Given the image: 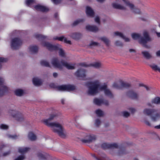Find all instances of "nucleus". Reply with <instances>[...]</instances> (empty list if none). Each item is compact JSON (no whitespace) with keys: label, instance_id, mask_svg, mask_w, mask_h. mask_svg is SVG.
I'll list each match as a JSON object with an SVG mask.
<instances>
[{"label":"nucleus","instance_id":"f257e3e1","mask_svg":"<svg viewBox=\"0 0 160 160\" xmlns=\"http://www.w3.org/2000/svg\"><path fill=\"white\" fill-rule=\"evenodd\" d=\"M88 88L87 93L89 95H94L101 91H104L105 95L111 98L113 95L110 90L107 88L106 84L101 85L98 80H96L89 82L88 85Z\"/></svg>","mask_w":160,"mask_h":160},{"label":"nucleus","instance_id":"f03ea898","mask_svg":"<svg viewBox=\"0 0 160 160\" xmlns=\"http://www.w3.org/2000/svg\"><path fill=\"white\" fill-rule=\"evenodd\" d=\"M55 116L53 115L51 116L48 119L44 120L43 121V123L48 126L51 128L52 130L59 136L64 138L66 136V132L62 126L58 122H50Z\"/></svg>","mask_w":160,"mask_h":160},{"label":"nucleus","instance_id":"7ed1b4c3","mask_svg":"<svg viewBox=\"0 0 160 160\" xmlns=\"http://www.w3.org/2000/svg\"><path fill=\"white\" fill-rule=\"evenodd\" d=\"M51 62L54 67L59 69H62L63 66H65L68 69H73L75 68V64L68 63L62 61L60 62L57 58L52 59Z\"/></svg>","mask_w":160,"mask_h":160},{"label":"nucleus","instance_id":"20e7f679","mask_svg":"<svg viewBox=\"0 0 160 160\" xmlns=\"http://www.w3.org/2000/svg\"><path fill=\"white\" fill-rule=\"evenodd\" d=\"M144 38L141 37V35L138 33H133L131 34L132 38L134 40L139 39V42L142 44H144L147 42L152 41L151 39L149 37L147 32L145 31L143 32Z\"/></svg>","mask_w":160,"mask_h":160},{"label":"nucleus","instance_id":"39448f33","mask_svg":"<svg viewBox=\"0 0 160 160\" xmlns=\"http://www.w3.org/2000/svg\"><path fill=\"white\" fill-rule=\"evenodd\" d=\"M42 45L44 47H46L47 49L50 51L53 50H58L59 55L62 57L65 56V53L64 51L62 49L61 45H58L54 46L52 45L48 42H44L42 43Z\"/></svg>","mask_w":160,"mask_h":160},{"label":"nucleus","instance_id":"423d86ee","mask_svg":"<svg viewBox=\"0 0 160 160\" xmlns=\"http://www.w3.org/2000/svg\"><path fill=\"white\" fill-rule=\"evenodd\" d=\"M22 44V41L20 38H15L12 39L11 42V47L13 49L19 48Z\"/></svg>","mask_w":160,"mask_h":160},{"label":"nucleus","instance_id":"0eeeda50","mask_svg":"<svg viewBox=\"0 0 160 160\" xmlns=\"http://www.w3.org/2000/svg\"><path fill=\"white\" fill-rule=\"evenodd\" d=\"M130 86V84L124 82L122 80L114 82L112 84L113 87L117 89H121L124 87H129Z\"/></svg>","mask_w":160,"mask_h":160},{"label":"nucleus","instance_id":"6e6552de","mask_svg":"<svg viewBox=\"0 0 160 160\" xmlns=\"http://www.w3.org/2000/svg\"><path fill=\"white\" fill-rule=\"evenodd\" d=\"M82 136L85 137L84 139H82L81 141L82 142L85 143L92 142L96 139V137L94 135H88L86 134L82 133Z\"/></svg>","mask_w":160,"mask_h":160},{"label":"nucleus","instance_id":"1a4fd4ad","mask_svg":"<svg viewBox=\"0 0 160 160\" xmlns=\"http://www.w3.org/2000/svg\"><path fill=\"white\" fill-rule=\"evenodd\" d=\"M86 71L82 68L79 69L75 73V75L81 79L84 80L86 76Z\"/></svg>","mask_w":160,"mask_h":160},{"label":"nucleus","instance_id":"9d476101","mask_svg":"<svg viewBox=\"0 0 160 160\" xmlns=\"http://www.w3.org/2000/svg\"><path fill=\"white\" fill-rule=\"evenodd\" d=\"M74 86L71 85H63L58 86V89L60 91H71L75 89Z\"/></svg>","mask_w":160,"mask_h":160},{"label":"nucleus","instance_id":"9b49d317","mask_svg":"<svg viewBox=\"0 0 160 160\" xmlns=\"http://www.w3.org/2000/svg\"><path fill=\"white\" fill-rule=\"evenodd\" d=\"M8 88L5 85L4 80L0 78V96L8 90Z\"/></svg>","mask_w":160,"mask_h":160},{"label":"nucleus","instance_id":"f8f14e48","mask_svg":"<svg viewBox=\"0 0 160 160\" xmlns=\"http://www.w3.org/2000/svg\"><path fill=\"white\" fill-rule=\"evenodd\" d=\"M10 113L13 117L18 121H20L21 119L23 118L21 113L18 112L15 110H11Z\"/></svg>","mask_w":160,"mask_h":160},{"label":"nucleus","instance_id":"ddd939ff","mask_svg":"<svg viewBox=\"0 0 160 160\" xmlns=\"http://www.w3.org/2000/svg\"><path fill=\"white\" fill-rule=\"evenodd\" d=\"M93 102L95 104L98 105H100L102 104L106 105L108 104V102L107 100L98 98H95L93 100Z\"/></svg>","mask_w":160,"mask_h":160},{"label":"nucleus","instance_id":"4468645a","mask_svg":"<svg viewBox=\"0 0 160 160\" xmlns=\"http://www.w3.org/2000/svg\"><path fill=\"white\" fill-rule=\"evenodd\" d=\"M101 147L103 148L106 149L109 148H116L118 147V145L116 143L110 144L105 143L102 144Z\"/></svg>","mask_w":160,"mask_h":160},{"label":"nucleus","instance_id":"2eb2a0df","mask_svg":"<svg viewBox=\"0 0 160 160\" xmlns=\"http://www.w3.org/2000/svg\"><path fill=\"white\" fill-rule=\"evenodd\" d=\"M34 8L37 11L42 12H46L49 10V9L48 8L39 4L35 6Z\"/></svg>","mask_w":160,"mask_h":160},{"label":"nucleus","instance_id":"dca6fc26","mask_svg":"<svg viewBox=\"0 0 160 160\" xmlns=\"http://www.w3.org/2000/svg\"><path fill=\"white\" fill-rule=\"evenodd\" d=\"M81 65L84 67H88L91 66L95 68H98L101 67V64L100 62H96L93 63L90 65L87 64L86 63H83L81 64Z\"/></svg>","mask_w":160,"mask_h":160},{"label":"nucleus","instance_id":"f3484780","mask_svg":"<svg viewBox=\"0 0 160 160\" xmlns=\"http://www.w3.org/2000/svg\"><path fill=\"white\" fill-rule=\"evenodd\" d=\"M156 110L155 109H151L148 108H145L143 111V114L147 116H151V114L154 113Z\"/></svg>","mask_w":160,"mask_h":160},{"label":"nucleus","instance_id":"a211bd4d","mask_svg":"<svg viewBox=\"0 0 160 160\" xmlns=\"http://www.w3.org/2000/svg\"><path fill=\"white\" fill-rule=\"evenodd\" d=\"M38 48L36 46H31L28 48V51L31 54H34L37 52Z\"/></svg>","mask_w":160,"mask_h":160},{"label":"nucleus","instance_id":"6ab92c4d","mask_svg":"<svg viewBox=\"0 0 160 160\" xmlns=\"http://www.w3.org/2000/svg\"><path fill=\"white\" fill-rule=\"evenodd\" d=\"M32 82L33 84L36 86L40 85L42 83V80L39 78L35 77L32 79Z\"/></svg>","mask_w":160,"mask_h":160},{"label":"nucleus","instance_id":"aec40b11","mask_svg":"<svg viewBox=\"0 0 160 160\" xmlns=\"http://www.w3.org/2000/svg\"><path fill=\"white\" fill-rule=\"evenodd\" d=\"M53 39L54 40H58L61 41H63L64 42L68 44H71V42L70 41L68 40L66 38L63 37H54Z\"/></svg>","mask_w":160,"mask_h":160},{"label":"nucleus","instance_id":"412c9836","mask_svg":"<svg viewBox=\"0 0 160 160\" xmlns=\"http://www.w3.org/2000/svg\"><path fill=\"white\" fill-rule=\"evenodd\" d=\"M86 28L87 30L93 32H96L98 31V28L94 26L87 25L86 26Z\"/></svg>","mask_w":160,"mask_h":160},{"label":"nucleus","instance_id":"4be33fe9","mask_svg":"<svg viewBox=\"0 0 160 160\" xmlns=\"http://www.w3.org/2000/svg\"><path fill=\"white\" fill-rule=\"evenodd\" d=\"M86 12L87 14L90 17H93L94 12L92 8L89 7L87 6L86 8Z\"/></svg>","mask_w":160,"mask_h":160},{"label":"nucleus","instance_id":"5701e85b","mask_svg":"<svg viewBox=\"0 0 160 160\" xmlns=\"http://www.w3.org/2000/svg\"><path fill=\"white\" fill-rule=\"evenodd\" d=\"M82 34L79 32H74L72 33L70 35V37L76 40H78L81 38Z\"/></svg>","mask_w":160,"mask_h":160},{"label":"nucleus","instance_id":"b1692460","mask_svg":"<svg viewBox=\"0 0 160 160\" xmlns=\"http://www.w3.org/2000/svg\"><path fill=\"white\" fill-rule=\"evenodd\" d=\"M149 66L153 70L156 72L158 71L160 72V68L156 64L152 63L149 64Z\"/></svg>","mask_w":160,"mask_h":160},{"label":"nucleus","instance_id":"393cba45","mask_svg":"<svg viewBox=\"0 0 160 160\" xmlns=\"http://www.w3.org/2000/svg\"><path fill=\"white\" fill-rule=\"evenodd\" d=\"M15 93L16 95L18 96H21L23 95L24 93V91L20 89H16L15 91Z\"/></svg>","mask_w":160,"mask_h":160},{"label":"nucleus","instance_id":"a878e982","mask_svg":"<svg viewBox=\"0 0 160 160\" xmlns=\"http://www.w3.org/2000/svg\"><path fill=\"white\" fill-rule=\"evenodd\" d=\"M30 149V148H24V147H20L18 148V152L21 154H24Z\"/></svg>","mask_w":160,"mask_h":160},{"label":"nucleus","instance_id":"bb28decb","mask_svg":"<svg viewBox=\"0 0 160 160\" xmlns=\"http://www.w3.org/2000/svg\"><path fill=\"white\" fill-rule=\"evenodd\" d=\"M40 64L41 65L46 67H50V65L49 62L47 60H41L40 62Z\"/></svg>","mask_w":160,"mask_h":160},{"label":"nucleus","instance_id":"cd10ccee","mask_svg":"<svg viewBox=\"0 0 160 160\" xmlns=\"http://www.w3.org/2000/svg\"><path fill=\"white\" fill-rule=\"evenodd\" d=\"M128 95L129 97L133 99H135L138 97V95L136 93L133 92H128Z\"/></svg>","mask_w":160,"mask_h":160},{"label":"nucleus","instance_id":"c85d7f7f","mask_svg":"<svg viewBox=\"0 0 160 160\" xmlns=\"http://www.w3.org/2000/svg\"><path fill=\"white\" fill-rule=\"evenodd\" d=\"M142 53L143 56L147 59H149L152 57L151 54L147 51H143L142 52Z\"/></svg>","mask_w":160,"mask_h":160},{"label":"nucleus","instance_id":"c756f323","mask_svg":"<svg viewBox=\"0 0 160 160\" xmlns=\"http://www.w3.org/2000/svg\"><path fill=\"white\" fill-rule=\"evenodd\" d=\"M160 118V114L158 113L151 116V119L154 121H156L158 120Z\"/></svg>","mask_w":160,"mask_h":160},{"label":"nucleus","instance_id":"7c9ffc66","mask_svg":"<svg viewBox=\"0 0 160 160\" xmlns=\"http://www.w3.org/2000/svg\"><path fill=\"white\" fill-rule=\"evenodd\" d=\"M28 137L32 141L35 140L36 138L35 135L32 132H29L28 135Z\"/></svg>","mask_w":160,"mask_h":160},{"label":"nucleus","instance_id":"2f4dec72","mask_svg":"<svg viewBox=\"0 0 160 160\" xmlns=\"http://www.w3.org/2000/svg\"><path fill=\"white\" fill-rule=\"evenodd\" d=\"M113 36H118L122 38L123 37L124 35L122 33L120 32L116 31L113 33Z\"/></svg>","mask_w":160,"mask_h":160},{"label":"nucleus","instance_id":"473e14b6","mask_svg":"<svg viewBox=\"0 0 160 160\" xmlns=\"http://www.w3.org/2000/svg\"><path fill=\"white\" fill-rule=\"evenodd\" d=\"M152 102L156 104H160V98L156 97L152 100Z\"/></svg>","mask_w":160,"mask_h":160},{"label":"nucleus","instance_id":"72a5a7b5","mask_svg":"<svg viewBox=\"0 0 160 160\" xmlns=\"http://www.w3.org/2000/svg\"><path fill=\"white\" fill-rule=\"evenodd\" d=\"M101 40L103 41L107 45L109 44L110 41L107 38L105 37H102Z\"/></svg>","mask_w":160,"mask_h":160},{"label":"nucleus","instance_id":"f704fd0d","mask_svg":"<svg viewBox=\"0 0 160 160\" xmlns=\"http://www.w3.org/2000/svg\"><path fill=\"white\" fill-rule=\"evenodd\" d=\"M96 113L97 115L99 117L102 116L104 114V113L103 111L99 109L96 110Z\"/></svg>","mask_w":160,"mask_h":160},{"label":"nucleus","instance_id":"c9c22d12","mask_svg":"<svg viewBox=\"0 0 160 160\" xmlns=\"http://www.w3.org/2000/svg\"><path fill=\"white\" fill-rule=\"evenodd\" d=\"M26 4L28 6H30L31 4L35 3V1L34 0H26Z\"/></svg>","mask_w":160,"mask_h":160},{"label":"nucleus","instance_id":"e433bc0d","mask_svg":"<svg viewBox=\"0 0 160 160\" xmlns=\"http://www.w3.org/2000/svg\"><path fill=\"white\" fill-rule=\"evenodd\" d=\"M0 128L2 129L7 130L8 128V126L4 124H1L0 125Z\"/></svg>","mask_w":160,"mask_h":160},{"label":"nucleus","instance_id":"4c0bfd02","mask_svg":"<svg viewBox=\"0 0 160 160\" xmlns=\"http://www.w3.org/2000/svg\"><path fill=\"white\" fill-rule=\"evenodd\" d=\"M114 44L117 46H122L123 45L122 42L118 40L114 42Z\"/></svg>","mask_w":160,"mask_h":160},{"label":"nucleus","instance_id":"58836bf2","mask_svg":"<svg viewBox=\"0 0 160 160\" xmlns=\"http://www.w3.org/2000/svg\"><path fill=\"white\" fill-rule=\"evenodd\" d=\"M35 37L37 38H46L45 36L39 34H36Z\"/></svg>","mask_w":160,"mask_h":160},{"label":"nucleus","instance_id":"ea45409f","mask_svg":"<svg viewBox=\"0 0 160 160\" xmlns=\"http://www.w3.org/2000/svg\"><path fill=\"white\" fill-rule=\"evenodd\" d=\"M98 43L97 42L93 41H91L89 44V46L90 47L94 46H97Z\"/></svg>","mask_w":160,"mask_h":160},{"label":"nucleus","instance_id":"a19ab883","mask_svg":"<svg viewBox=\"0 0 160 160\" xmlns=\"http://www.w3.org/2000/svg\"><path fill=\"white\" fill-rule=\"evenodd\" d=\"M123 116L125 117H128L130 115V113L124 111L123 112Z\"/></svg>","mask_w":160,"mask_h":160},{"label":"nucleus","instance_id":"79ce46f5","mask_svg":"<svg viewBox=\"0 0 160 160\" xmlns=\"http://www.w3.org/2000/svg\"><path fill=\"white\" fill-rule=\"evenodd\" d=\"M8 138L12 139H16L18 137V136L16 135H8Z\"/></svg>","mask_w":160,"mask_h":160},{"label":"nucleus","instance_id":"37998d69","mask_svg":"<svg viewBox=\"0 0 160 160\" xmlns=\"http://www.w3.org/2000/svg\"><path fill=\"white\" fill-rule=\"evenodd\" d=\"M82 20L79 19L75 21L73 23V24L74 25H76L78 24V23H80V22H82Z\"/></svg>","mask_w":160,"mask_h":160},{"label":"nucleus","instance_id":"c03bdc74","mask_svg":"<svg viewBox=\"0 0 160 160\" xmlns=\"http://www.w3.org/2000/svg\"><path fill=\"white\" fill-rule=\"evenodd\" d=\"M25 158V157L24 155H21L19 156L15 160H23Z\"/></svg>","mask_w":160,"mask_h":160},{"label":"nucleus","instance_id":"a18cd8bd","mask_svg":"<svg viewBox=\"0 0 160 160\" xmlns=\"http://www.w3.org/2000/svg\"><path fill=\"white\" fill-rule=\"evenodd\" d=\"M100 123L101 122L100 120L98 119H97L96 121L95 124L96 126L98 127L99 126Z\"/></svg>","mask_w":160,"mask_h":160},{"label":"nucleus","instance_id":"49530a36","mask_svg":"<svg viewBox=\"0 0 160 160\" xmlns=\"http://www.w3.org/2000/svg\"><path fill=\"white\" fill-rule=\"evenodd\" d=\"M7 61V59L3 58L0 57V62H6Z\"/></svg>","mask_w":160,"mask_h":160},{"label":"nucleus","instance_id":"de8ad7c7","mask_svg":"<svg viewBox=\"0 0 160 160\" xmlns=\"http://www.w3.org/2000/svg\"><path fill=\"white\" fill-rule=\"evenodd\" d=\"M123 39L125 42H129L130 41V39L126 37L124 35L123 37L122 38Z\"/></svg>","mask_w":160,"mask_h":160},{"label":"nucleus","instance_id":"09e8293b","mask_svg":"<svg viewBox=\"0 0 160 160\" xmlns=\"http://www.w3.org/2000/svg\"><path fill=\"white\" fill-rule=\"evenodd\" d=\"M95 21L96 22L99 23L100 22V18L98 17H96L95 18Z\"/></svg>","mask_w":160,"mask_h":160},{"label":"nucleus","instance_id":"8fccbe9b","mask_svg":"<svg viewBox=\"0 0 160 160\" xmlns=\"http://www.w3.org/2000/svg\"><path fill=\"white\" fill-rule=\"evenodd\" d=\"M61 0H51V1L55 4H58L59 3Z\"/></svg>","mask_w":160,"mask_h":160},{"label":"nucleus","instance_id":"3c124183","mask_svg":"<svg viewBox=\"0 0 160 160\" xmlns=\"http://www.w3.org/2000/svg\"><path fill=\"white\" fill-rule=\"evenodd\" d=\"M156 55L158 57H160V50H158L156 52Z\"/></svg>","mask_w":160,"mask_h":160},{"label":"nucleus","instance_id":"603ef678","mask_svg":"<svg viewBox=\"0 0 160 160\" xmlns=\"http://www.w3.org/2000/svg\"><path fill=\"white\" fill-rule=\"evenodd\" d=\"M9 153H10V152H5V153H4L3 154V156H6L7 155H8L9 154Z\"/></svg>","mask_w":160,"mask_h":160},{"label":"nucleus","instance_id":"864d4df0","mask_svg":"<svg viewBox=\"0 0 160 160\" xmlns=\"http://www.w3.org/2000/svg\"><path fill=\"white\" fill-rule=\"evenodd\" d=\"M140 86H144V85H143V84H140ZM144 86L145 87V88H146V90L147 91L149 90V88L147 86Z\"/></svg>","mask_w":160,"mask_h":160},{"label":"nucleus","instance_id":"5fc2aeb1","mask_svg":"<svg viewBox=\"0 0 160 160\" xmlns=\"http://www.w3.org/2000/svg\"><path fill=\"white\" fill-rule=\"evenodd\" d=\"M130 110L131 112H132V113H134L135 111V110L133 108H130Z\"/></svg>","mask_w":160,"mask_h":160},{"label":"nucleus","instance_id":"6e6d98bb","mask_svg":"<svg viewBox=\"0 0 160 160\" xmlns=\"http://www.w3.org/2000/svg\"><path fill=\"white\" fill-rule=\"evenodd\" d=\"M53 75L54 77L56 78L57 77L58 74L57 73L54 72L53 73Z\"/></svg>","mask_w":160,"mask_h":160},{"label":"nucleus","instance_id":"4d7b16f0","mask_svg":"<svg viewBox=\"0 0 160 160\" xmlns=\"http://www.w3.org/2000/svg\"><path fill=\"white\" fill-rule=\"evenodd\" d=\"M156 33L158 37L159 38L160 37V32H156Z\"/></svg>","mask_w":160,"mask_h":160},{"label":"nucleus","instance_id":"13d9d810","mask_svg":"<svg viewBox=\"0 0 160 160\" xmlns=\"http://www.w3.org/2000/svg\"><path fill=\"white\" fill-rule=\"evenodd\" d=\"M154 128L156 129H160V124L158 125L155 126Z\"/></svg>","mask_w":160,"mask_h":160},{"label":"nucleus","instance_id":"bf43d9fd","mask_svg":"<svg viewBox=\"0 0 160 160\" xmlns=\"http://www.w3.org/2000/svg\"><path fill=\"white\" fill-rule=\"evenodd\" d=\"M145 124H146L147 125H148V126H151V124H150V123L149 122H148V121H146V122H145Z\"/></svg>","mask_w":160,"mask_h":160},{"label":"nucleus","instance_id":"052dcab7","mask_svg":"<svg viewBox=\"0 0 160 160\" xmlns=\"http://www.w3.org/2000/svg\"><path fill=\"white\" fill-rule=\"evenodd\" d=\"M5 147V146L4 145H2L1 147H0V150H2Z\"/></svg>","mask_w":160,"mask_h":160},{"label":"nucleus","instance_id":"680f3d73","mask_svg":"<svg viewBox=\"0 0 160 160\" xmlns=\"http://www.w3.org/2000/svg\"><path fill=\"white\" fill-rule=\"evenodd\" d=\"M50 86L52 88H55L54 85L53 84H50Z\"/></svg>","mask_w":160,"mask_h":160},{"label":"nucleus","instance_id":"e2e57ef3","mask_svg":"<svg viewBox=\"0 0 160 160\" xmlns=\"http://www.w3.org/2000/svg\"><path fill=\"white\" fill-rule=\"evenodd\" d=\"M98 2H102L104 1V0H97Z\"/></svg>","mask_w":160,"mask_h":160},{"label":"nucleus","instance_id":"0e129e2a","mask_svg":"<svg viewBox=\"0 0 160 160\" xmlns=\"http://www.w3.org/2000/svg\"><path fill=\"white\" fill-rule=\"evenodd\" d=\"M64 100L63 99H62L61 100V102L62 104H63L64 103Z\"/></svg>","mask_w":160,"mask_h":160},{"label":"nucleus","instance_id":"69168bd1","mask_svg":"<svg viewBox=\"0 0 160 160\" xmlns=\"http://www.w3.org/2000/svg\"><path fill=\"white\" fill-rule=\"evenodd\" d=\"M129 51L130 52H134V50L133 49H130L129 50Z\"/></svg>","mask_w":160,"mask_h":160},{"label":"nucleus","instance_id":"338daca9","mask_svg":"<svg viewBox=\"0 0 160 160\" xmlns=\"http://www.w3.org/2000/svg\"><path fill=\"white\" fill-rule=\"evenodd\" d=\"M133 160H138V159L137 158H133Z\"/></svg>","mask_w":160,"mask_h":160},{"label":"nucleus","instance_id":"774afa93","mask_svg":"<svg viewBox=\"0 0 160 160\" xmlns=\"http://www.w3.org/2000/svg\"><path fill=\"white\" fill-rule=\"evenodd\" d=\"M2 67V65L1 64V63H0V69H1V68Z\"/></svg>","mask_w":160,"mask_h":160}]
</instances>
